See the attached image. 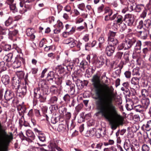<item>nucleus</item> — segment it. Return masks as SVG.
<instances>
[{
    "mask_svg": "<svg viewBox=\"0 0 151 151\" xmlns=\"http://www.w3.org/2000/svg\"><path fill=\"white\" fill-rule=\"evenodd\" d=\"M26 110V107L25 106H23L22 107L21 111H20L19 112V114L20 116H21V118H24V114Z\"/></svg>",
    "mask_w": 151,
    "mask_h": 151,
    "instance_id": "42",
    "label": "nucleus"
},
{
    "mask_svg": "<svg viewBox=\"0 0 151 151\" xmlns=\"http://www.w3.org/2000/svg\"><path fill=\"white\" fill-rule=\"evenodd\" d=\"M80 67L83 70L88 68V64L86 60H83L80 63Z\"/></svg>",
    "mask_w": 151,
    "mask_h": 151,
    "instance_id": "33",
    "label": "nucleus"
},
{
    "mask_svg": "<svg viewBox=\"0 0 151 151\" xmlns=\"http://www.w3.org/2000/svg\"><path fill=\"white\" fill-rule=\"evenodd\" d=\"M65 66L66 67L68 71H70L72 69L73 67V65L72 63H70V64H68L67 65H66Z\"/></svg>",
    "mask_w": 151,
    "mask_h": 151,
    "instance_id": "61",
    "label": "nucleus"
},
{
    "mask_svg": "<svg viewBox=\"0 0 151 151\" xmlns=\"http://www.w3.org/2000/svg\"><path fill=\"white\" fill-rule=\"evenodd\" d=\"M134 109L137 112H141L144 111L145 109L143 106L140 105H139L137 106H134Z\"/></svg>",
    "mask_w": 151,
    "mask_h": 151,
    "instance_id": "32",
    "label": "nucleus"
},
{
    "mask_svg": "<svg viewBox=\"0 0 151 151\" xmlns=\"http://www.w3.org/2000/svg\"><path fill=\"white\" fill-rule=\"evenodd\" d=\"M26 32L27 35L31 39H33L35 38V36L34 34L35 32L34 29L29 28L27 29Z\"/></svg>",
    "mask_w": 151,
    "mask_h": 151,
    "instance_id": "20",
    "label": "nucleus"
},
{
    "mask_svg": "<svg viewBox=\"0 0 151 151\" xmlns=\"http://www.w3.org/2000/svg\"><path fill=\"white\" fill-rule=\"evenodd\" d=\"M19 80V78L15 76L13 78L12 80V88L16 89L21 86Z\"/></svg>",
    "mask_w": 151,
    "mask_h": 151,
    "instance_id": "11",
    "label": "nucleus"
},
{
    "mask_svg": "<svg viewBox=\"0 0 151 151\" xmlns=\"http://www.w3.org/2000/svg\"><path fill=\"white\" fill-rule=\"evenodd\" d=\"M22 63L23 65L25 64V60L23 58L19 57L12 63V65L14 68H17L20 67Z\"/></svg>",
    "mask_w": 151,
    "mask_h": 151,
    "instance_id": "8",
    "label": "nucleus"
},
{
    "mask_svg": "<svg viewBox=\"0 0 151 151\" xmlns=\"http://www.w3.org/2000/svg\"><path fill=\"white\" fill-rule=\"evenodd\" d=\"M4 99L7 101H10L12 100V102L14 103V100L15 98L14 97V93L10 90H6L5 92L4 96Z\"/></svg>",
    "mask_w": 151,
    "mask_h": 151,
    "instance_id": "9",
    "label": "nucleus"
},
{
    "mask_svg": "<svg viewBox=\"0 0 151 151\" xmlns=\"http://www.w3.org/2000/svg\"><path fill=\"white\" fill-rule=\"evenodd\" d=\"M133 104H128L126 105V107L128 110H131L132 109L134 108L133 106Z\"/></svg>",
    "mask_w": 151,
    "mask_h": 151,
    "instance_id": "53",
    "label": "nucleus"
},
{
    "mask_svg": "<svg viewBox=\"0 0 151 151\" xmlns=\"http://www.w3.org/2000/svg\"><path fill=\"white\" fill-rule=\"evenodd\" d=\"M131 145L130 142L129 140H126L124 142V147L125 150L126 151L128 150L130 148H131Z\"/></svg>",
    "mask_w": 151,
    "mask_h": 151,
    "instance_id": "31",
    "label": "nucleus"
},
{
    "mask_svg": "<svg viewBox=\"0 0 151 151\" xmlns=\"http://www.w3.org/2000/svg\"><path fill=\"white\" fill-rule=\"evenodd\" d=\"M70 96L68 94L65 95L63 97L64 100L67 103H68L70 101Z\"/></svg>",
    "mask_w": 151,
    "mask_h": 151,
    "instance_id": "47",
    "label": "nucleus"
},
{
    "mask_svg": "<svg viewBox=\"0 0 151 151\" xmlns=\"http://www.w3.org/2000/svg\"><path fill=\"white\" fill-rule=\"evenodd\" d=\"M124 63L121 62L119 65V68L117 69L115 71V73L116 76H119L121 72V70L123 67Z\"/></svg>",
    "mask_w": 151,
    "mask_h": 151,
    "instance_id": "24",
    "label": "nucleus"
},
{
    "mask_svg": "<svg viewBox=\"0 0 151 151\" xmlns=\"http://www.w3.org/2000/svg\"><path fill=\"white\" fill-rule=\"evenodd\" d=\"M13 54L12 53H9L6 55L4 58V59L7 63H12L13 61Z\"/></svg>",
    "mask_w": 151,
    "mask_h": 151,
    "instance_id": "23",
    "label": "nucleus"
},
{
    "mask_svg": "<svg viewBox=\"0 0 151 151\" xmlns=\"http://www.w3.org/2000/svg\"><path fill=\"white\" fill-rule=\"evenodd\" d=\"M6 69L5 66V63L4 61L0 62V71L5 70Z\"/></svg>",
    "mask_w": 151,
    "mask_h": 151,
    "instance_id": "39",
    "label": "nucleus"
},
{
    "mask_svg": "<svg viewBox=\"0 0 151 151\" xmlns=\"http://www.w3.org/2000/svg\"><path fill=\"white\" fill-rule=\"evenodd\" d=\"M1 81L5 85H7L9 83V77L8 75H3L1 78Z\"/></svg>",
    "mask_w": 151,
    "mask_h": 151,
    "instance_id": "26",
    "label": "nucleus"
},
{
    "mask_svg": "<svg viewBox=\"0 0 151 151\" xmlns=\"http://www.w3.org/2000/svg\"><path fill=\"white\" fill-rule=\"evenodd\" d=\"M136 38L135 37H133L131 39L125 40L118 46L117 49L118 50H122L123 49L124 50H128L136 43Z\"/></svg>",
    "mask_w": 151,
    "mask_h": 151,
    "instance_id": "4",
    "label": "nucleus"
},
{
    "mask_svg": "<svg viewBox=\"0 0 151 151\" xmlns=\"http://www.w3.org/2000/svg\"><path fill=\"white\" fill-rule=\"evenodd\" d=\"M70 127H69V125L68 124H67V127L68 129L69 130L70 129V130H72L75 127V125L71 121V122L70 124Z\"/></svg>",
    "mask_w": 151,
    "mask_h": 151,
    "instance_id": "62",
    "label": "nucleus"
},
{
    "mask_svg": "<svg viewBox=\"0 0 151 151\" xmlns=\"http://www.w3.org/2000/svg\"><path fill=\"white\" fill-rule=\"evenodd\" d=\"M138 32L141 39L145 40L147 38L149 34L148 31L144 30L143 31H138Z\"/></svg>",
    "mask_w": 151,
    "mask_h": 151,
    "instance_id": "19",
    "label": "nucleus"
},
{
    "mask_svg": "<svg viewBox=\"0 0 151 151\" xmlns=\"http://www.w3.org/2000/svg\"><path fill=\"white\" fill-rule=\"evenodd\" d=\"M17 77L19 78L22 79L23 78L24 76V73L23 72L21 71L17 73Z\"/></svg>",
    "mask_w": 151,
    "mask_h": 151,
    "instance_id": "58",
    "label": "nucleus"
},
{
    "mask_svg": "<svg viewBox=\"0 0 151 151\" xmlns=\"http://www.w3.org/2000/svg\"><path fill=\"white\" fill-rule=\"evenodd\" d=\"M135 19L133 15L129 14L125 15L124 18V24L130 27L135 26L136 23L135 22Z\"/></svg>",
    "mask_w": 151,
    "mask_h": 151,
    "instance_id": "5",
    "label": "nucleus"
},
{
    "mask_svg": "<svg viewBox=\"0 0 151 151\" xmlns=\"http://www.w3.org/2000/svg\"><path fill=\"white\" fill-rule=\"evenodd\" d=\"M144 8V6L142 4L137 5L136 6L135 8V10L137 12H140Z\"/></svg>",
    "mask_w": 151,
    "mask_h": 151,
    "instance_id": "40",
    "label": "nucleus"
},
{
    "mask_svg": "<svg viewBox=\"0 0 151 151\" xmlns=\"http://www.w3.org/2000/svg\"><path fill=\"white\" fill-rule=\"evenodd\" d=\"M58 146L54 142H52L50 144L51 151H55V149H56Z\"/></svg>",
    "mask_w": 151,
    "mask_h": 151,
    "instance_id": "48",
    "label": "nucleus"
},
{
    "mask_svg": "<svg viewBox=\"0 0 151 151\" xmlns=\"http://www.w3.org/2000/svg\"><path fill=\"white\" fill-rule=\"evenodd\" d=\"M132 74L133 75H136L137 76H139L140 73L139 70L138 68H134L133 69L132 72Z\"/></svg>",
    "mask_w": 151,
    "mask_h": 151,
    "instance_id": "46",
    "label": "nucleus"
},
{
    "mask_svg": "<svg viewBox=\"0 0 151 151\" xmlns=\"http://www.w3.org/2000/svg\"><path fill=\"white\" fill-rule=\"evenodd\" d=\"M104 58L102 57H99L94 62V64L98 68H100L104 64Z\"/></svg>",
    "mask_w": 151,
    "mask_h": 151,
    "instance_id": "15",
    "label": "nucleus"
},
{
    "mask_svg": "<svg viewBox=\"0 0 151 151\" xmlns=\"http://www.w3.org/2000/svg\"><path fill=\"white\" fill-rule=\"evenodd\" d=\"M76 84L79 89H82L85 85V83L84 81H82L80 80H78L76 82Z\"/></svg>",
    "mask_w": 151,
    "mask_h": 151,
    "instance_id": "25",
    "label": "nucleus"
},
{
    "mask_svg": "<svg viewBox=\"0 0 151 151\" xmlns=\"http://www.w3.org/2000/svg\"><path fill=\"white\" fill-rule=\"evenodd\" d=\"M70 89L68 90V93L71 95H73L75 93V86L74 84H73L71 86H69Z\"/></svg>",
    "mask_w": 151,
    "mask_h": 151,
    "instance_id": "34",
    "label": "nucleus"
},
{
    "mask_svg": "<svg viewBox=\"0 0 151 151\" xmlns=\"http://www.w3.org/2000/svg\"><path fill=\"white\" fill-rule=\"evenodd\" d=\"M2 128L0 129V132H1ZM2 132L3 135L5 137V138H3L1 136L0 134V151L1 149V147L2 144H3L5 147H6L9 145L11 140L13 139V135L12 133H10V135L7 134L5 130H2Z\"/></svg>",
    "mask_w": 151,
    "mask_h": 151,
    "instance_id": "3",
    "label": "nucleus"
},
{
    "mask_svg": "<svg viewBox=\"0 0 151 151\" xmlns=\"http://www.w3.org/2000/svg\"><path fill=\"white\" fill-rule=\"evenodd\" d=\"M18 30L15 29L13 31H9V36H13L16 35L18 33Z\"/></svg>",
    "mask_w": 151,
    "mask_h": 151,
    "instance_id": "51",
    "label": "nucleus"
},
{
    "mask_svg": "<svg viewBox=\"0 0 151 151\" xmlns=\"http://www.w3.org/2000/svg\"><path fill=\"white\" fill-rule=\"evenodd\" d=\"M115 48L114 46L107 45L105 48V53L109 57L112 56L114 52Z\"/></svg>",
    "mask_w": 151,
    "mask_h": 151,
    "instance_id": "10",
    "label": "nucleus"
},
{
    "mask_svg": "<svg viewBox=\"0 0 151 151\" xmlns=\"http://www.w3.org/2000/svg\"><path fill=\"white\" fill-rule=\"evenodd\" d=\"M150 148L146 144L142 145L141 148L142 151H149Z\"/></svg>",
    "mask_w": 151,
    "mask_h": 151,
    "instance_id": "45",
    "label": "nucleus"
},
{
    "mask_svg": "<svg viewBox=\"0 0 151 151\" xmlns=\"http://www.w3.org/2000/svg\"><path fill=\"white\" fill-rule=\"evenodd\" d=\"M144 25L147 28H149L151 25V21L150 19L145 20L144 22Z\"/></svg>",
    "mask_w": 151,
    "mask_h": 151,
    "instance_id": "43",
    "label": "nucleus"
},
{
    "mask_svg": "<svg viewBox=\"0 0 151 151\" xmlns=\"http://www.w3.org/2000/svg\"><path fill=\"white\" fill-rule=\"evenodd\" d=\"M99 47L101 48V44L105 42V38L104 37V35H102L99 37Z\"/></svg>",
    "mask_w": 151,
    "mask_h": 151,
    "instance_id": "37",
    "label": "nucleus"
},
{
    "mask_svg": "<svg viewBox=\"0 0 151 151\" xmlns=\"http://www.w3.org/2000/svg\"><path fill=\"white\" fill-rule=\"evenodd\" d=\"M58 85L61 84L62 82V78L61 77H58L57 76V80L56 81H54Z\"/></svg>",
    "mask_w": 151,
    "mask_h": 151,
    "instance_id": "59",
    "label": "nucleus"
},
{
    "mask_svg": "<svg viewBox=\"0 0 151 151\" xmlns=\"http://www.w3.org/2000/svg\"><path fill=\"white\" fill-rule=\"evenodd\" d=\"M83 107V104H79L76 107V110L78 113L80 111V110H81Z\"/></svg>",
    "mask_w": 151,
    "mask_h": 151,
    "instance_id": "57",
    "label": "nucleus"
},
{
    "mask_svg": "<svg viewBox=\"0 0 151 151\" xmlns=\"http://www.w3.org/2000/svg\"><path fill=\"white\" fill-rule=\"evenodd\" d=\"M140 77H133L130 80L131 84L134 87L137 88V86H139V81Z\"/></svg>",
    "mask_w": 151,
    "mask_h": 151,
    "instance_id": "16",
    "label": "nucleus"
},
{
    "mask_svg": "<svg viewBox=\"0 0 151 151\" xmlns=\"http://www.w3.org/2000/svg\"><path fill=\"white\" fill-rule=\"evenodd\" d=\"M77 101L76 99H73L71 103L69 104V106L70 107H73L76 104Z\"/></svg>",
    "mask_w": 151,
    "mask_h": 151,
    "instance_id": "60",
    "label": "nucleus"
},
{
    "mask_svg": "<svg viewBox=\"0 0 151 151\" xmlns=\"http://www.w3.org/2000/svg\"><path fill=\"white\" fill-rule=\"evenodd\" d=\"M26 133L29 142H31L32 140L34 139L35 136L32 131L28 130L26 131Z\"/></svg>",
    "mask_w": 151,
    "mask_h": 151,
    "instance_id": "21",
    "label": "nucleus"
},
{
    "mask_svg": "<svg viewBox=\"0 0 151 151\" xmlns=\"http://www.w3.org/2000/svg\"><path fill=\"white\" fill-rule=\"evenodd\" d=\"M136 44L134 47V50L136 52L137 51H140L141 50L142 45L141 41L140 40H136Z\"/></svg>",
    "mask_w": 151,
    "mask_h": 151,
    "instance_id": "27",
    "label": "nucleus"
},
{
    "mask_svg": "<svg viewBox=\"0 0 151 151\" xmlns=\"http://www.w3.org/2000/svg\"><path fill=\"white\" fill-rule=\"evenodd\" d=\"M111 101L97 106L98 113L106 119L111 122V128L113 130L123 124V118L118 114L117 109Z\"/></svg>",
    "mask_w": 151,
    "mask_h": 151,
    "instance_id": "2",
    "label": "nucleus"
},
{
    "mask_svg": "<svg viewBox=\"0 0 151 151\" xmlns=\"http://www.w3.org/2000/svg\"><path fill=\"white\" fill-rule=\"evenodd\" d=\"M57 75L53 71H50L48 74L47 79L48 81H56L57 80Z\"/></svg>",
    "mask_w": 151,
    "mask_h": 151,
    "instance_id": "13",
    "label": "nucleus"
},
{
    "mask_svg": "<svg viewBox=\"0 0 151 151\" xmlns=\"http://www.w3.org/2000/svg\"><path fill=\"white\" fill-rule=\"evenodd\" d=\"M34 97L36 99H39L41 102H44L46 101V97L40 92V88H37L34 90Z\"/></svg>",
    "mask_w": 151,
    "mask_h": 151,
    "instance_id": "6",
    "label": "nucleus"
},
{
    "mask_svg": "<svg viewBox=\"0 0 151 151\" xmlns=\"http://www.w3.org/2000/svg\"><path fill=\"white\" fill-rule=\"evenodd\" d=\"M141 92L143 97H147L150 98V95L151 93V87L150 86L148 87L147 90L145 89H142Z\"/></svg>",
    "mask_w": 151,
    "mask_h": 151,
    "instance_id": "18",
    "label": "nucleus"
},
{
    "mask_svg": "<svg viewBox=\"0 0 151 151\" xmlns=\"http://www.w3.org/2000/svg\"><path fill=\"white\" fill-rule=\"evenodd\" d=\"M150 98L147 97L146 98L142 99L141 100V103L143 107L145 109L147 108L150 104Z\"/></svg>",
    "mask_w": 151,
    "mask_h": 151,
    "instance_id": "22",
    "label": "nucleus"
},
{
    "mask_svg": "<svg viewBox=\"0 0 151 151\" xmlns=\"http://www.w3.org/2000/svg\"><path fill=\"white\" fill-rule=\"evenodd\" d=\"M148 51V49L147 47H145L143 49L142 52L144 54L143 56L144 58L145 57L146 54L147 53Z\"/></svg>",
    "mask_w": 151,
    "mask_h": 151,
    "instance_id": "63",
    "label": "nucleus"
},
{
    "mask_svg": "<svg viewBox=\"0 0 151 151\" xmlns=\"http://www.w3.org/2000/svg\"><path fill=\"white\" fill-rule=\"evenodd\" d=\"M117 33L116 32L109 31L108 34V38H114V37L116 35Z\"/></svg>",
    "mask_w": 151,
    "mask_h": 151,
    "instance_id": "41",
    "label": "nucleus"
},
{
    "mask_svg": "<svg viewBox=\"0 0 151 151\" xmlns=\"http://www.w3.org/2000/svg\"><path fill=\"white\" fill-rule=\"evenodd\" d=\"M50 91L53 94H57L58 92V89L56 86L53 85L50 87Z\"/></svg>",
    "mask_w": 151,
    "mask_h": 151,
    "instance_id": "36",
    "label": "nucleus"
},
{
    "mask_svg": "<svg viewBox=\"0 0 151 151\" xmlns=\"http://www.w3.org/2000/svg\"><path fill=\"white\" fill-rule=\"evenodd\" d=\"M125 77L127 79H129L131 77V72L129 70L126 71L124 73Z\"/></svg>",
    "mask_w": 151,
    "mask_h": 151,
    "instance_id": "52",
    "label": "nucleus"
},
{
    "mask_svg": "<svg viewBox=\"0 0 151 151\" xmlns=\"http://www.w3.org/2000/svg\"><path fill=\"white\" fill-rule=\"evenodd\" d=\"M17 91V96L22 97L26 94L27 92V86L26 83L23 86H20L16 89Z\"/></svg>",
    "mask_w": 151,
    "mask_h": 151,
    "instance_id": "7",
    "label": "nucleus"
},
{
    "mask_svg": "<svg viewBox=\"0 0 151 151\" xmlns=\"http://www.w3.org/2000/svg\"><path fill=\"white\" fill-rule=\"evenodd\" d=\"M147 11L146 9H145L142 13L140 14V17L143 19L144 18L146 17Z\"/></svg>",
    "mask_w": 151,
    "mask_h": 151,
    "instance_id": "55",
    "label": "nucleus"
},
{
    "mask_svg": "<svg viewBox=\"0 0 151 151\" xmlns=\"http://www.w3.org/2000/svg\"><path fill=\"white\" fill-rule=\"evenodd\" d=\"M72 77L73 81L76 82L77 80H79L78 79V75L75 73H73L72 75Z\"/></svg>",
    "mask_w": 151,
    "mask_h": 151,
    "instance_id": "50",
    "label": "nucleus"
},
{
    "mask_svg": "<svg viewBox=\"0 0 151 151\" xmlns=\"http://www.w3.org/2000/svg\"><path fill=\"white\" fill-rule=\"evenodd\" d=\"M124 58L125 62V64L129 62V54H128L125 52L124 55Z\"/></svg>",
    "mask_w": 151,
    "mask_h": 151,
    "instance_id": "49",
    "label": "nucleus"
},
{
    "mask_svg": "<svg viewBox=\"0 0 151 151\" xmlns=\"http://www.w3.org/2000/svg\"><path fill=\"white\" fill-rule=\"evenodd\" d=\"M107 41L108 45L114 47L116 46L119 43L117 39L114 38H108Z\"/></svg>",
    "mask_w": 151,
    "mask_h": 151,
    "instance_id": "17",
    "label": "nucleus"
},
{
    "mask_svg": "<svg viewBox=\"0 0 151 151\" xmlns=\"http://www.w3.org/2000/svg\"><path fill=\"white\" fill-rule=\"evenodd\" d=\"M123 21H124V18L122 16L118 15L116 17V22L117 24H122Z\"/></svg>",
    "mask_w": 151,
    "mask_h": 151,
    "instance_id": "28",
    "label": "nucleus"
},
{
    "mask_svg": "<svg viewBox=\"0 0 151 151\" xmlns=\"http://www.w3.org/2000/svg\"><path fill=\"white\" fill-rule=\"evenodd\" d=\"M75 28L73 27H72L71 26L70 29L69 31L68 32V34L70 35H72L74 33V32L75 31Z\"/></svg>",
    "mask_w": 151,
    "mask_h": 151,
    "instance_id": "64",
    "label": "nucleus"
},
{
    "mask_svg": "<svg viewBox=\"0 0 151 151\" xmlns=\"http://www.w3.org/2000/svg\"><path fill=\"white\" fill-rule=\"evenodd\" d=\"M58 98L56 96H52L51 97L49 100V103L50 104H56L58 101Z\"/></svg>",
    "mask_w": 151,
    "mask_h": 151,
    "instance_id": "35",
    "label": "nucleus"
},
{
    "mask_svg": "<svg viewBox=\"0 0 151 151\" xmlns=\"http://www.w3.org/2000/svg\"><path fill=\"white\" fill-rule=\"evenodd\" d=\"M38 137L40 140L42 142H44L45 140V136L42 132L38 134Z\"/></svg>",
    "mask_w": 151,
    "mask_h": 151,
    "instance_id": "44",
    "label": "nucleus"
},
{
    "mask_svg": "<svg viewBox=\"0 0 151 151\" xmlns=\"http://www.w3.org/2000/svg\"><path fill=\"white\" fill-rule=\"evenodd\" d=\"M142 128H145V130L149 131L151 129V120H150L147 122L146 124H144Z\"/></svg>",
    "mask_w": 151,
    "mask_h": 151,
    "instance_id": "29",
    "label": "nucleus"
},
{
    "mask_svg": "<svg viewBox=\"0 0 151 151\" xmlns=\"http://www.w3.org/2000/svg\"><path fill=\"white\" fill-rule=\"evenodd\" d=\"M39 88H41L42 91H47L48 87L46 84V82L43 80H41L40 81L39 84Z\"/></svg>",
    "mask_w": 151,
    "mask_h": 151,
    "instance_id": "14",
    "label": "nucleus"
},
{
    "mask_svg": "<svg viewBox=\"0 0 151 151\" xmlns=\"http://www.w3.org/2000/svg\"><path fill=\"white\" fill-rule=\"evenodd\" d=\"M11 47L10 45L6 44L3 46V49L5 51H9L11 49Z\"/></svg>",
    "mask_w": 151,
    "mask_h": 151,
    "instance_id": "56",
    "label": "nucleus"
},
{
    "mask_svg": "<svg viewBox=\"0 0 151 151\" xmlns=\"http://www.w3.org/2000/svg\"><path fill=\"white\" fill-rule=\"evenodd\" d=\"M58 131L61 132H63L66 131V126L63 124H59L57 129Z\"/></svg>",
    "mask_w": 151,
    "mask_h": 151,
    "instance_id": "30",
    "label": "nucleus"
},
{
    "mask_svg": "<svg viewBox=\"0 0 151 151\" xmlns=\"http://www.w3.org/2000/svg\"><path fill=\"white\" fill-rule=\"evenodd\" d=\"M134 148L135 150H139L140 147L139 144L138 143H137L135 144H134V146L132 145L131 147V149H132V148Z\"/></svg>",
    "mask_w": 151,
    "mask_h": 151,
    "instance_id": "54",
    "label": "nucleus"
},
{
    "mask_svg": "<svg viewBox=\"0 0 151 151\" xmlns=\"http://www.w3.org/2000/svg\"><path fill=\"white\" fill-rule=\"evenodd\" d=\"M100 75L96 73L93 76L91 79L92 85L95 88L96 97L98 99L96 101V107L111 101L115 99L116 95L114 92V89L111 86L110 87L106 85L104 88H99L101 85Z\"/></svg>",
    "mask_w": 151,
    "mask_h": 151,
    "instance_id": "1",
    "label": "nucleus"
},
{
    "mask_svg": "<svg viewBox=\"0 0 151 151\" xmlns=\"http://www.w3.org/2000/svg\"><path fill=\"white\" fill-rule=\"evenodd\" d=\"M13 22L12 18L9 17L5 22V25L6 27H8L12 24Z\"/></svg>",
    "mask_w": 151,
    "mask_h": 151,
    "instance_id": "38",
    "label": "nucleus"
},
{
    "mask_svg": "<svg viewBox=\"0 0 151 151\" xmlns=\"http://www.w3.org/2000/svg\"><path fill=\"white\" fill-rule=\"evenodd\" d=\"M76 41L73 38L70 37L64 40V42L65 44H68L70 47H73L76 45Z\"/></svg>",
    "mask_w": 151,
    "mask_h": 151,
    "instance_id": "12",
    "label": "nucleus"
}]
</instances>
